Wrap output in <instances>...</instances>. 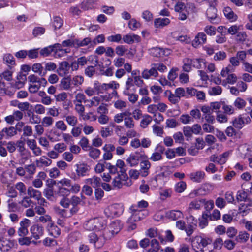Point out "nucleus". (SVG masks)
Listing matches in <instances>:
<instances>
[{"instance_id":"nucleus-1","label":"nucleus","mask_w":252,"mask_h":252,"mask_svg":"<svg viewBox=\"0 0 252 252\" xmlns=\"http://www.w3.org/2000/svg\"><path fill=\"white\" fill-rule=\"evenodd\" d=\"M122 228L121 221L119 220H114L110 223L102 234L98 235L92 232L88 234L87 239L95 248L100 249L103 246L107 240H110L115 234H118Z\"/></svg>"},{"instance_id":"nucleus-2","label":"nucleus","mask_w":252,"mask_h":252,"mask_svg":"<svg viewBox=\"0 0 252 252\" xmlns=\"http://www.w3.org/2000/svg\"><path fill=\"white\" fill-rule=\"evenodd\" d=\"M131 215L126 221L127 230L128 231L135 229L137 227L135 222L144 219L147 215V213L143 210H137L131 208Z\"/></svg>"},{"instance_id":"nucleus-3","label":"nucleus","mask_w":252,"mask_h":252,"mask_svg":"<svg viewBox=\"0 0 252 252\" xmlns=\"http://www.w3.org/2000/svg\"><path fill=\"white\" fill-rule=\"evenodd\" d=\"M105 225L106 221L102 218L95 217L86 221L83 227L87 230L93 231L101 229Z\"/></svg>"},{"instance_id":"nucleus-4","label":"nucleus","mask_w":252,"mask_h":252,"mask_svg":"<svg viewBox=\"0 0 252 252\" xmlns=\"http://www.w3.org/2000/svg\"><path fill=\"white\" fill-rule=\"evenodd\" d=\"M18 244L15 240H10L3 237L0 238V250L6 252L13 248H17Z\"/></svg>"},{"instance_id":"nucleus-5","label":"nucleus","mask_w":252,"mask_h":252,"mask_svg":"<svg viewBox=\"0 0 252 252\" xmlns=\"http://www.w3.org/2000/svg\"><path fill=\"white\" fill-rule=\"evenodd\" d=\"M30 231L31 234L32 238L37 240L42 237L44 233V229L43 226L39 223H34L32 224L30 228Z\"/></svg>"},{"instance_id":"nucleus-6","label":"nucleus","mask_w":252,"mask_h":252,"mask_svg":"<svg viewBox=\"0 0 252 252\" xmlns=\"http://www.w3.org/2000/svg\"><path fill=\"white\" fill-rule=\"evenodd\" d=\"M192 247L195 249L204 248L208 244L212 243V240L209 238H202L199 236H196L191 240Z\"/></svg>"},{"instance_id":"nucleus-7","label":"nucleus","mask_w":252,"mask_h":252,"mask_svg":"<svg viewBox=\"0 0 252 252\" xmlns=\"http://www.w3.org/2000/svg\"><path fill=\"white\" fill-rule=\"evenodd\" d=\"M31 224V220L27 218H24L19 223V227L17 230L19 236H26L29 233L28 227Z\"/></svg>"},{"instance_id":"nucleus-8","label":"nucleus","mask_w":252,"mask_h":252,"mask_svg":"<svg viewBox=\"0 0 252 252\" xmlns=\"http://www.w3.org/2000/svg\"><path fill=\"white\" fill-rule=\"evenodd\" d=\"M214 189L213 185L205 183L201 185L198 189L193 191V193L196 196H203L209 193Z\"/></svg>"},{"instance_id":"nucleus-9","label":"nucleus","mask_w":252,"mask_h":252,"mask_svg":"<svg viewBox=\"0 0 252 252\" xmlns=\"http://www.w3.org/2000/svg\"><path fill=\"white\" fill-rule=\"evenodd\" d=\"M98 82L94 83V88L98 91L102 92V91H107L109 89L115 90L119 87V84L115 81H112L111 82L106 84L103 83L101 85H98Z\"/></svg>"},{"instance_id":"nucleus-10","label":"nucleus","mask_w":252,"mask_h":252,"mask_svg":"<svg viewBox=\"0 0 252 252\" xmlns=\"http://www.w3.org/2000/svg\"><path fill=\"white\" fill-rule=\"evenodd\" d=\"M149 69H145L141 73V76L145 79H149L151 78H156L158 76V73L156 70V68L151 66Z\"/></svg>"},{"instance_id":"nucleus-11","label":"nucleus","mask_w":252,"mask_h":252,"mask_svg":"<svg viewBox=\"0 0 252 252\" xmlns=\"http://www.w3.org/2000/svg\"><path fill=\"white\" fill-rule=\"evenodd\" d=\"M217 9L215 7H210L206 11V15L208 20L212 23H217L219 20L217 17Z\"/></svg>"},{"instance_id":"nucleus-12","label":"nucleus","mask_w":252,"mask_h":252,"mask_svg":"<svg viewBox=\"0 0 252 252\" xmlns=\"http://www.w3.org/2000/svg\"><path fill=\"white\" fill-rule=\"evenodd\" d=\"M140 157L137 153L130 154L127 158L126 162L131 167L136 166L139 163Z\"/></svg>"},{"instance_id":"nucleus-13","label":"nucleus","mask_w":252,"mask_h":252,"mask_svg":"<svg viewBox=\"0 0 252 252\" xmlns=\"http://www.w3.org/2000/svg\"><path fill=\"white\" fill-rule=\"evenodd\" d=\"M206 41V35L203 32L198 33L192 41V46L194 47H198L200 44L204 43Z\"/></svg>"},{"instance_id":"nucleus-14","label":"nucleus","mask_w":252,"mask_h":252,"mask_svg":"<svg viewBox=\"0 0 252 252\" xmlns=\"http://www.w3.org/2000/svg\"><path fill=\"white\" fill-rule=\"evenodd\" d=\"M132 92H135L133 79L132 77H128L126 82L125 87L123 91V94L125 95L129 94V93Z\"/></svg>"},{"instance_id":"nucleus-15","label":"nucleus","mask_w":252,"mask_h":252,"mask_svg":"<svg viewBox=\"0 0 252 252\" xmlns=\"http://www.w3.org/2000/svg\"><path fill=\"white\" fill-rule=\"evenodd\" d=\"M3 63L9 67H12L15 65V61L13 56L10 53L4 54L2 57Z\"/></svg>"},{"instance_id":"nucleus-16","label":"nucleus","mask_w":252,"mask_h":252,"mask_svg":"<svg viewBox=\"0 0 252 252\" xmlns=\"http://www.w3.org/2000/svg\"><path fill=\"white\" fill-rule=\"evenodd\" d=\"M151 167V163L148 160H144L140 162V175L142 177H146L149 174Z\"/></svg>"},{"instance_id":"nucleus-17","label":"nucleus","mask_w":252,"mask_h":252,"mask_svg":"<svg viewBox=\"0 0 252 252\" xmlns=\"http://www.w3.org/2000/svg\"><path fill=\"white\" fill-rule=\"evenodd\" d=\"M35 163L36 165L38 167H48L52 163L51 159L47 158L46 156H41L39 159L36 160Z\"/></svg>"},{"instance_id":"nucleus-18","label":"nucleus","mask_w":252,"mask_h":252,"mask_svg":"<svg viewBox=\"0 0 252 252\" xmlns=\"http://www.w3.org/2000/svg\"><path fill=\"white\" fill-rule=\"evenodd\" d=\"M205 173L204 171H197L190 174L189 177L193 182H201L204 178Z\"/></svg>"},{"instance_id":"nucleus-19","label":"nucleus","mask_w":252,"mask_h":252,"mask_svg":"<svg viewBox=\"0 0 252 252\" xmlns=\"http://www.w3.org/2000/svg\"><path fill=\"white\" fill-rule=\"evenodd\" d=\"M46 229L49 234L54 237H56L60 234V229L56 225H55L53 221L46 226Z\"/></svg>"},{"instance_id":"nucleus-20","label":"nucleus","mask_w":252,"mask_h":252,"mask_svg":"<svg viewBox=\"0 0 252 252\" xmlns=\"http://www.w3.org/2000/svg\"><path fill=\"white\" fill-rule=\"evenodd\" d=\"M78 89L74 86H72L69 89V92L68 93L69 95L70 96L71 98H74L73 100L74 102L76 105V109H77V107L79 106V104L78 103L79 102L78 97H79V93L78 92Z\"/></svg>"},{"instance_id":"nucleus-21","label":"nucleus","mask_w":252,"mask_h":252,"mask_svg":"<svg viewBox=\"0 0 252 252\" xmlns=\"http://www.w3.org/2000/svg\"><path fill=\"white\" fill-rule=\"evenodd\" d=\"M166 216L172 220H175L183 218V214L180 210H171L166 213Z\"/></svg>"},{"instance_id":"nucleus-22","label":"nucleus","mask_w":252,"mask_h":252,"mask_svg":"<svg viewBox=\"0 0 252 252\" xmlns=\"http://www.w3.org/2000/svg\"><path fill=\"white\" fill-rule=\"evenodd\" d=\"M70 204L72 206L70 210V212L72 215H73L76 213L78 210L79 197L75 195L72 196L70 199Z\"/></svg>"},{"instance_id":"nucleus-23","label":"nucleus","mask_w":252,"mask_h":252,"mask_svg":"<svg viewBox=\"0 0 252 252\" xmlns=\"http://www.w3.org/2000/svg\"><path fill=\"white\" fill-rule=\"evenodd\" d=\"M223 13L225 16L232 22L235 21L237 19V15L235 14L232 9L229 7L224 8Z\"/></svg>"},{"instance_id":"nucleus-24","label":"nucleus","mask_w":252,"mask_h":252,"mask_svg":"<svg viewBox=\"0 0 252 252\" xmlns=\"http://www.w3.org/2000/svg\"><path fill=\"white\" fill-rule=\"evenodd\" d=\"M170 20L167 18H157L154 20V25L157 28H162L170 23Z\"/></svg>"},{"instance_id":"nucleus-25","label":"nucleus","mask_w":252,"mask_h":252,"mask_svg":"<svg viewBox=\"0 0 252 252\" xmlns=\"http://www.w3.org/2000/svg\"><path fill=\"white\" fill-rule=\"evenodd\" d=\"M27 193L28 196L31 198H34L37 199L39 198L40 195H41V192L36 189H35L32 186H30L28 188Z\"/></svg>"},{"instance_id":"nucleus-26","label":"nucleus","mask_w":252,"mask_h":252,"mask_svg":"<svg viewBox=\"0 0 252 252\" xmlns=\"http://www.w3.org/2000/svg\"><path fill=\"white\" fill-rule=\"evenodd\" d=\"M149 51L150 55L155 57H160L165 54V50L159 47H153Z\"/></svg>"},{"instance_id":"nucleus-27","label":"nucleus","mask_w":252,"mask_h":252,"mask_svg":"<svg viewBox=\"0 0 252 252\" xmlns=\"http://www.w3.org/2000/svg\"><path fill=\"white\" fill-rule=\"evenodd\" d=\"M140 37L137 35L133 34L129 35L127 34L123 36V39L125 43L128 44H132L135 41L139 42Z\"/></svg>"},{"instance_id":"nucleus-28","label":"nucleus","mask_w":252,"mask_h":252,"mask_svg":"<svg viewBox=\"0 0 252 252\" xmlns=\"http://www.w3.org/2000/svg\"><path fill=\"white\" fill-rule=\"evenodd\" d=\"M68 68V63L67 62H63L60 64V66L57 69L58 74L61 76H63L67 73Z\"/></svg>"},{"instance_id":"nucleus-29","label":"nucleus","mask_w":252,"mask_h":252,"mask_svg":"<svg viewBox=\"0 0 252 252\" xmlns=\"http://www.w3.org/2000/svg\"><path fill=\"white\" fill-rule=\"evenodd\" d=\"M2 132H3L6 138L12 137L17 134L14 126L3 128Z\"/></svg>"},{"instance_id":"nucleus-30","label":"nucleus","mask_w":252,"mask_h":252,"mask_svg":"<svg viewBox=\"0 0 252 252\" xmlns=\"http://www.w3.org/2000/svg\"><path fill=\"white\" fill-rule=\"evenodd\" d=\"M203 202H205L204 199L192 201L189 204V210L190 211L192 209H199Z\"/></svg>"},{"instance_id":"nucleus-31","label":"nucleus","mask_w":252,"mask_h":252,"mask_svg":"<svg viewBox=\"0 0 252 252\" xmlns=\"http://www.w3.org/2000/svg\"><path fill=\"white\" fill-rule=\"evenodd\" d=\"M33 201L28 196H24L19 204L24 208H28L31 206Z\"/></svg>"},{"instance_id":"nucleus-32","label":"nucleus","mask_w":252,"mask_h":252,"mask_svg":"<svg viewBox=\"0 0 252 252\" xmlns=\"http://www.w3.org/2000/svg\"><path fill=\"white\" fill-rule=\"evenodd\" d=\"M183 69L185 72H189L192 66V59L188 58H185L183 60Z\"/></svg>"},{"instance_id":"nucleus-33","label":"nucleus","mask_w":252,"mask_h":252,"mask_svg":"<svg viewBox=\"0 0 252 252\" xmlns=\"http://www.w3.org/2000/svg\"><path fill=\"white\" fill-rule=\"evenodd\" d=\"M25 77L19 76L17 77V81L14 83H11V86L13 89H19L22 88L25 83Z\"/></svg>"},{"instance_id":"nucleus-34","label":"nucleus","mask_w":252,"mask_h":252,"mask_svg":"<svg viewBox=\"0 0 252 252\" xmlns=\"http://www.w3.org/2000/svg\"><path fill=\"white\" fill-rule=\"evenodd\" d=\"M60 85L64 90H69L72 86L71 84V80L69 78H63L60 81Z\"/></svg>"},{"instance_id":"nucleus-35","label":"nucleus","mask_w":252,"mask_h":252,"mask_svg":"<svg viewBox=\"0 0 252 252\" xmlns=\"http://www.w3.org/2000/svg\"><path fill=\"white\" fill-rule=\"evenodd\" d=\"M15 189L19 191L20 196L25 195L26 194V187L21 182H18L15 184Z\"/></svg>"},{"instance_id":"nucleus-36","label":"nucleus","mask_w":252,"mask_h":252,"mask_svg":"<svg viewBox=\"0 0 252 252\" xmlns=\"http://www.w3.org/2000/svg\"><path fill=\"white\" fill-rule=\"evenodd\" d=\"M19 237L20 238H18V241L19 244L21 246H29L32 242L31 240L32 238L31 236L30 237H27V236Z\"/></svg>"},{"instance_id":"nucleus-37","label":"nucleus","mask_w":252,"mask_h":252,"mask_svg":"<svg viewBox=\"0 0 252 252\" xmlns=\"http://www.w3.org/2000/svg\"><path fill=\"white\" fill-rule=\"evenodd\" d=\"M250 237L249 234L246 231H241L237 237V240L241 243L246 242Z\"/></svg>"},{"instance_id":"nucleus-38","label":"nucleus","mask_w":252,"mask_h":252,"mask_svg":"<svg viewBox=\"0 0 252 252\" xmlns=\"http://www.w3.org/2000/svg\"><path fill=\"white\" fill-rule=\"evenodd\" d=\"M17 204L12 200H8L7 201V211L9 213H15L18 210Z\"/></svg>"},{"instance_id":"nucleus-39","label":"nucleus","mask_w":252,"mask_h":252,"mask_svg":"<svg viewBox=\"0 0 252 252\" xmlns=\"http://www.w3.org/2000/svg\"><path fill=\"white\" fill-rule=\"evenodd\" d=\"M54 119L49 116H45L43 118L41 124L45 127L51 126L54 123Z\"/></svg>"},{"instance_id":"nucleus-40","label":"nucleus","mask_w":252,"mask_h":252,"mask_svg":"<svg viewBox=\"0 0 252 252\" xmlns=\"http://www.w3.org/2000/svg\"><path fill=\"white\" fill-rule=\"evenodd\" d=\"M32 70L41 76H44L46 73L42 72L43 71V67L40 63H34L32 66Z\"/></svg>"},{"instance_id":"nucleus-41","label":"nucleus","mask_w":252,"mask_h":252,"mask_svg":"<svg viewBox=\"0 0 252 252\" xmlns=\"http://www.w3.org/2000/svg\"><path fill=\"white\" fill-rule=\"evenodd\" d=\"M37 220L43 223H47V224H49V223H51L53 222L51 217L49 215L45 214L40 215L38 217Z\"/></svg>"},{"instance_id":"nucleus-42","label":"nucleus","mask_w":252,"mask_h":252,"mask_svg":"<svg viewBox=\"0 0 252 252\" xmlns=\"http://www.w3.org/2000/svg\"><path fill=\"white\" fill-rule=\"evenodd\" d=\"M44 127L42 124H39V123L34 126L35 133L33 136L35 138L40 136L44 133Z\"/></svg>"},{"instance_id":"nucleus-43","label":"nucleus","mask_w":252,"mask_h":252,"mask_svg":"<svg viewBox=\"0 0 252 252\" xmlns=\"http://www.w3.org/2000/svg\"><path fill=\"white\" fill-rule=\"evenodd\" d=\"M152 118L148 115H144L140 122L141 127L145 128L147 127L148 125L152 122Z\"/></svg>"},{"instance_id":"nucleus-44","label":"nucleus","mask_w":252,"mask_h":252,"mask_svg":"<svg viewBox=\"0 0 252 252\" xmlns=\"http://www.w3.org/2000/svg\"><path fill=\"white\" fill-rule=\"evenodd\" d=\"M88 151H89V156L94 159L97 158L101 153L99 149L94 148L90 147Z\"/></svg>"},{"instance_id":"nucleus-45","label":"nucleus","mask_w":252,"mask_h":252,"mask_svg":"<svg viewBox=\"0 0 252 252\" xmlns=\"http://www.w3.org/2000/svg\"><path fill=\"white\" fill-rule=\"evenodd\" d=\"M124 125L128 128L132 129L134 127V122L132 118L129 116L125 117L124 118Z\"/></svg>"},{"instance_id":"nucleus-46","label":"nucleus","mask_w":252,"mask_h":252,"mask_svg":"<svg viewBox=\"0 0 252 252\" xmlns=\"http://www.w3.org/2000/svg\"><path fill=\"white\" fill-rule=\"evenodd\" d=\"M236 199L238 202L246 201L247 193L244 190H239L237 192Z\"/></svg>"},{"instance_id":"nucleus-47","label":"nucleus","mask_w":252,"mask_h":252,"mask_svg":"<svg viewBox=\"0 0 252 252\" xmlns=\"http://www.w3.org/2000/svg\"><path fill=\"white\" fill-rule=\"evenodd\" d=\"M87 181L94 188L99 187L101 185V179L97 177L94 176L92 179H88Z\"/></svg>"},{"instance_id":"nucleus-48","label":"nucleus","mask_w":252,"mask_h":252,"mask_svg":"<svg viewBox=\"0 0 252 252\" xmlns=\"http://www.w3.org/2000/svg\"><path fill=\"white\" fill-rule=\"evenodd\" d=\"M22 136L31 137L33 135V130L31 126L26 125L23 130Z\"/></svg>"},{"instance_id":"nucleus-49","label":"nucleus","mask_w":252,"mask_h":252,"mask_svg":"<svg viewBox=\"0 0 252 252\" xmlns=\"http://www.w3.org/2000/svg\"><path fill=\"white\" fill-rule=\"evenodd\" d=\"M246 104V101L240 97H237L234 102V106L239 109L243 108Z\"/></svg>"},{"instance_id":"nucleus-50","label":"nucleus","mask_w":252,"mask_h":252,"mask_svg":"<svg viewBox=\"0 0 252 252\" xmlns=\"http://www.w3.org/2000/svg\"><path fill=\"white\" fill-rule=\"evenodd\" d=\"M216 119L217 121L220 123H226L228 120L226 115L220 111L217 112Z\"/></svg>"},{"instance_id":"nucleus-51","label":"nucleus","mask_w":252,"mask_h":252,"mask_svg":"<svg viewBox=\"0 0 252 252\" xmlns=\"http://www.w3.org/2000/svg\"><path fill=\"white\" fill-rule=\"evenodd\" d=\"M44 196L49 200H54V191L51 188H46L43 191Z\"/></svg>"},{"instance_id":"nucleus-52","label":"nucleus","mask_w":252,"mask_h":252,"mask_svg":"<svg viewBox=\"0 0 252 252\" xmlns=\"http://www.w3.org/2000/svg\"><path fill=\"white\" fill-rule=\"evenodd\" d=\"M222 92V89L220 87L217 86L211 87L209 89L208 93L211 95L220 94Z\"/></svg>"},{"instance_id":"nucleus-53","label":"nucleus","mask_w":252,"mask_h":252,"mask_svg":"<svg viewBox=\"0 0 252 252\" xmlns=\"http://www.w3.org/2000/svg\"><path fill=\"white\" fill-rule=\"evenodd\" d=\"M55 98L57 102H63L67 99V94L66 92H63L55 95Z\"/></svg>"},{"instance_id":"nucleus-54","label":"nucleus","mask_w":252,"mask_h":252,"mask_svg":"<svg viewBox=\"0 0 252 252\" xmlns=\"http://www.w3.org/2000/svg\"><path fill=\"white\" fill-rule=\"evenodd\" d=\"M63 24V20L58 16H55L53 18V26L55 29L60 28Z\"/></svg>"},{"instance_id":"nucleus-55","label":"nucleus","mask_w":252,"mask_h":252,"mask_svg":"<svg viewBox=\"0 0 252 252\" xmlns=\"http://www.w3.org/2000/svg\"><path fill=\"white\" fill-rule=\"evenodd\" d=\"M53 52H54V47H52V46H49L41 49L40 51V54L44 57H47Z\"/></svg>"},{"instance_id":"nucleus-56","label":"nucleus","mask_w":252,"mask_h":252,"mask_svg":"<svg viewBox=\"0 0 252 252\" xmlns=\"http://www.w3.org/2000/svg\"><path fill=\"white\" fill-rule=\"evenodd\" d=\"M242 27V25H234L230 27L227 29L228 32L231 34L234 35L236 33H238V31L241 30V28Z\"/></svg>"},{"instance_id":"nucleus-57","label":"nucleus","mask_w":252,"mask_h":252,"mask_svg":"<svg viewBox=\"0 0 252 252\" xmlns=\"http://www.w3.org/2000/svg\"><path fill=\"white\" fill-rule=\"evenodd\" d=\"M123 174H118V175L116 176L113 181V186L117 188H121L122 187V183L121 182V176H123Z\"/></svg>"},{"instance_id":"nucleus-58","label":"nucleus","mask_w":252,"mask_h":252,"mask_svg":"<svg viewBox=\"0 0 252 252\" xmlns=\"http://www.w3.org/2000/svg\"><path fill=\"white\" fill-rule=\"evenodd\" d=\"M222 109L224 113L227 114L231 115L234 112V108L233 106L226 104L224 102H222Z\"/></svg>"},{"instance_id":"nucleus-59","label":"nucleus","mask_w":252,"mask_h":252,"mask_svg":"<svg viewBox=\"0 0 252 252\" xmlns=\"http://www.w3.org/2000/svg\"><path fill=\"white\" fill-rule=\"evenodd\" d=\"M34 111L37 114H44L45 113V107L41 104H37L34 106Z\"/></svg>"},{"instance_id":"nucleus-60","label":"nucleus","mask_w":252,"mask_h":252,"mask_svg":"<svg viewBox=\"0 0 252 252\" xmlns=\"http://www.w3.org/2000/svg\"><path fill=\"white\" fill-rule=\"evenodd\" d=\"M66 145L63 143H59L55 144L54 146V150L58 153H61L65 151L66 149Z\"/></svg>"},{"instance_id":"nucleus-61","label":"nucleus","mask_w":252,"mask_h":252,"mask_svg":"<svg viewBox=\"0 0 252 252\" xmlns=\"http://www.w3.org/2000/svg\"><path fill=\"white\" fill-rule=\"evenodd\" d=\"M186 188V184L183 181L178 183L175 187V190L178 193L183 192Z\"/></svg>"},{"instance_id":"nucleus-62","label":"nucleus","mask_w":252,"mask_h":252,"mask_svg":"<svg viewBox=\"0 0 252 252\" xmlns=\"http://www.w3.org/2000/svg\"><path fill=\"white\" fill-rule=\"evenodd\" d=\"M244 124V121L241 117H238L236 118L233 121V125L236 128L240 129L241 128Z\"/></svg>"},{"instance_id":"nucleus-63","label":"nucleus","mask_w":252,"mask_h":252,"mask_svg":"<svg viewBox=\"0 0 252 252\" xmlns=\"http://www.w3.org/2000/svg\"><path fill=\"white\" fill-rule=\"evenodd\" d=\"M180 120L182 123L184 124H189L193 122V119L191 117V116L188 114L182 115L180 117Z\"/></svg>"},{"instance_id":"nucleus-64","label":"nucleus","mask_w":252,"mask_h":252,"mask_svg":"<svg viewBox=\"0 0 252 252\" xmlns=\"http://www.w3.org/2000/svg\"><path fill=\"white\" fill-rule=\"evenodd\" d=\"M65 120L67 123L71 126H74L77 123L78 119L77 117L69 115L65 117Z\"/></svg>"}]
</instances>
